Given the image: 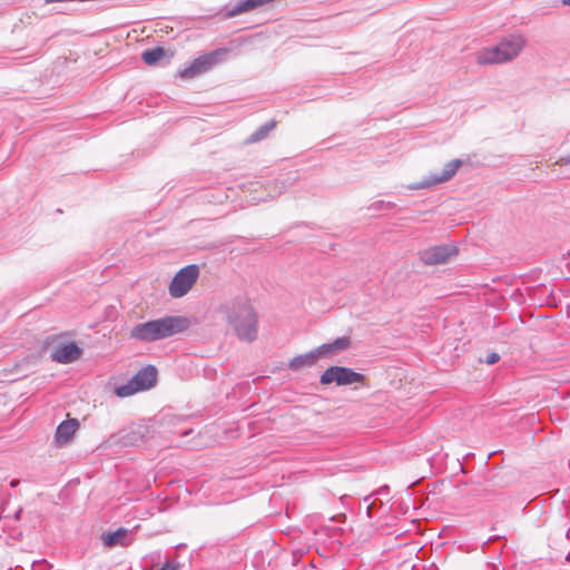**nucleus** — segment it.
<instances>
[{"label": "nucleus", "instance_id": "obj_21", "mask_svg": "<svg viewBox=\"0 0 570 570\" xmlns=\"http://www.w3.org/2000/svg\"><path fill=\"white\" fill-rule=\"evenodd\" d=\"M562 3L566 6H570V0H562Z\"/></svg>", "mask_w": 570, "mask_h": 570}, {"label": "nucleus", "instance_id": "obj_2", "mask_svg": "<svg viewBox=\"0 0 570 570\" xmlns=\"http://www.w3.org/2000/svg\"><path fill=\"white\" fill-rule=\"evenodd\" d=\"M187 327L186 318L166 316L135 325L130 331V337L141 342H155L180 333Z\"/></svg>", "mask_w": 570, "mask_h": 570}, {"label": "nucleus", "instance_id": "obj_10", "mask_svg": "<svg viewBox=\"0 0 570 570\" xmlns=\"http://www.w3.org/2000/svg\"><path fill=\"white\" fill-rule=\"evenodd\" d=\"M81 355V348L76 343H69L55 348L51 353L53 361L60 364L72 363Z\"/></svg>", "mask_w": 570, "mask_h": 570}, {"label": "nucleus", "instance_id": "obj_7", "mask_svg": "<svg viewBox=\"0 0 570 570\" xmlns=\"http://www.w3.org/2000/svg\"><path fill=\"white\" fill-rule=\"evenodd\" d=\"M458 255V248L454 245H436L420 252V259L424 265H439L446 263L450 258Z\"/></svg>", "mask_w": 570, "mask_h": 570}, {"label": "nucleus", "instance_id": "obj_8", "mask_svg": "<svg viewBox=\"0 0 570 570\" xmlns=\"http://www.w3.org/2000/svg\"><path fill=\"white\" fill-rule=\"evenodd\" d=\"M462 161L460 159H453L449 161L442 173L440 175L433 174L429 177L424 178L420 183L411 184L407 186V189L410 190H419V189H425L430 188L434 185L449 181L458 171V169L461 167Z\"/></svg>", "mask_w": 570, "mask_h": 570}, {"label": "nucleus", "instance_id": "obj_16", "mask_svg": "<svg viewBox=\"0 0 570 570\" xmlns=\"http://www.w3.org/2000/svg\"><path fill=\"white\" fill-rule=\"evenodd\" d=\"M317 358H318V356H317L316 350H314L309 353L303 354V355L295 356L289 362V368L297 371L304 366H312L317 361Z\"/></svg>", "mask_w": 570, "mask_h": 570}, {"label": "nucleus", "instance_id": "obj_23", "mask_svg": "<svg viewBox=\"0 0 570 570\" xmlns=\"http://www.w3.org/2000/svg\"><path fill=\"white\" fill-rule=\"evenodd\" d=\"M569 161H570V158H569Z\"/></svg>", "mask_w": 570, "mask_h": 570}, {"label": "nucleus", "instance_id": "obj_6", "mask_svg": "<svg viewBox=\"0 0 570 570\" xmlns=\"http://www.w3.org/2000/svg\"><path fill=\"white\" fill-rule=\"evenodd\" d=\"M320 382L323 385L335 383L338 386L352 385L356 383L364 384L365 376L350 367L335 365L325 370V372L321 375Z\"/></svg>", "mask_w": 570, "mask_h": 570}, {"label": "nucleus", "instance_id": "obj_1", "mask_svg": "<svg viewBox=\"0 0 570 570\" xmlns=\"http://www.w3.org/2000/svg\"><path fill=\"white\" fill-rule=\"evenodd\" d=\"M227 325L239 341L253 342L258 336V314L247 297H237L222 306Z\"/></svg>", "mask_w": 570, "mask_h": 570}, {"label": "nucleus", "instance_id": "obj_11", "mask_svg": "<svg viewBox=\"0 0 570 570\" xmlns=\"http://www.w3.org/2000/svg\"><path fill=\"white\" fill-rule=\"evenodd\" d=\"M132 382L136 387L141 391H146L153 387L157 381V370L153 365H148L139 370L134 376Z\"/></svg>", "mask_w": 570, "mask_h": 570}, {"label": "nucleus", "instance_id": "obj_9", "mask_svg": "<svg viewBox=\"0 0 570 570\" xmlns=\"http://www.w3.org/2000/svg\"><path fill=\"white\" fill-rule=\"evenodd\" d=\"M173 57L174 52L166 50L163 47L145 50L141 55L142 61L148 66L168 65Z\"/></svg>", "mask_w": 570, "mask_h": 570}, {"label": "nucleus", "instance_id": "obj_19", "mask_svg": "<svg viewBox=\"0 0 570 570\" xmlns=\"http://www.w3.org/2000/svg\"><path fill=\"white\" fill-rule=\"evenodd\" d=\"M138 392L139 390L136 387L132 380H129L126 384L119 385L115 389V394L119 397H128Z\"/></svg>", "mask_w": 570, "mask_h": 570}, {"label": "nucleus", "instance_id": "obj_15", "mask_svg": "<svg viewBox=\"0 0 570 570\" xmlns=\"http://www.w3.org/2000/svg\"><path fill=\"white\" fill-rule=\"evenodd\" d=\"M275 0H243L233 8L228 9L225 13V18H232L237 14L252 11L256 8L263 7L265 4L272 3Z\"/></svg>", "mask_w": 570, "mask_h": 570}, {"label": "nucleus", "instance_id": "obj_20", "mask_svg": "<svg viewBox=\"0 0 570 570\" xmlns=\"http://www.w3.org/2000/svg\"><path fill=\"white\" fill-rule=\"evenodd\" d=\"M499 361V355L493 353L491 355L488 356V363L489 364H494Z\"/></svg>", "mask_w": 570, "mask_h": 570}, {"label": "nucleus", "instance_id": "obj_22", "mask_svg": "<svg viewBox=\"0 0 570 570\" xmlns=\"http://www.w3.org/2000/svg\"><path fill=\"white\" fill-rule=\"evenodd\" d=\"M17 483H18V481H12L10 484H11V487H16Z\"/></svg>", "mask_w": 570, "mask_h": 570}, {"label": "nucleus", "instance_id": "obj_5", "mask_svg": "<svg viewBox=\"0 0 570 570\" xmlns=\"http://www.w3.org/2000/svg\"><path fill=\"white\" fill-rule=\"evenodd\" d=\"M199 277V267L195 264L187 265L179 269L171 279L168 292L174 298L185 296L196 284Z\"/></svg>", "mask_w": 570, "mask_h": 570}, {"label": "nucleus", "instance_id": "obj_18", "mask_svg": "<svg viewBox=\"0 0 570 570\" xmlns=\"http://www.w3.org/2000/svg\"><path fill=\"white\" fill-rule=\"evenodd\" d=\"M174 29L171 27H169L167 23L165 22H157L155 23V27L153 28L151 26H144L141 27L140 29H132L131 31H128L126 36H131V32L132 33H145V32H149V33H157V32H160V33H169V32H173Z\"/></svg>", "mask_w": 570, "mask_h": 570}, {"label": "nucleus", "instance_id": "obj_14", "mask_svg": "<svg viewBox=\"0 0 570 570\" xmlns=\"http://www.w3.org/2000/svg\"><path fill=\"white\" fill-rule=\"evenodd\" d=\"M101 539H102L105 546H107V547H115V546L128 547L132 542L129 531L124 528H119L118 530H116L114 532L104 533Z\"/></svg>", "mask_w": 570, "mask_h": 570}, {"label": "nucleus", "instance_id": "obj_13", "mask_svg": "<svg viewBox=\"0 0 570 570\" xmlns=\"http://www.w3.org/2000/svg\"><path fill=\"white\" fill-rule=\"evenodd\" d=\"M351 345V341L348 337H337L331 343H325L316 348V353L318 358L322 356H332L336 355L345 350H347Z\"/></svg>", "mask_w": 570, "mask_h": 570}, {"label": "nucleus", "instance_id": "obj_12", "mask_svg": "<svg viewBox=\"0 0 570 570\" xmlns=\"http://www.w3.org/2000/svg\"><path fill=\"white\" fill-rule=\"evenodd\" d=\"M78 429L79 422L77 419L62 421L56 430L55 441L60 445L68 444Z\"/></svg>", "mask_w": 570, "mask_h": 570}, {"label": "nucleus", "instance_id": "obj_3", "mask_svg": "<svg viewBox=\"0 0 570 570\" xmlns=\"http://www.w3.org/2000/svg\"><path fill=\"white\" fill-rule=\"evenodd\" d=\"M523 47V38H503L498 45L478 51L475 60L479 65L503 63L514 59Z\"/></svg>", "mask_w": 570, "mask_h": 570}, {"label": "nucleus", "instance_id": "obj_4", "mask_svg": "<svg viewBox=\"0 0 570 570\" xmlns=\"http://www.w3.org/2000/svg\"><path fill=\"white\" fill-rule=\"evenodd\" d=\"M229 56V49L219 48L204 53L191 60L184 68L179 69L177 77L190 80L203 76L213 70L218 65L225 62Z\"/></svg>", "mask_w": 570, "mask_h": 570}, {"label": "nucleus", "instance_id": "obj_17", "mask_svg": "<svg viewBox=\"0 0 570 570\" xmlns=\"http://www.w3.org/2000/svg\"><path fill=\"white\" fill-rule=\"evenodd\" d=\"M276 124L277 122L275 120H271L264 124L247 138V142L254 144L263 140L268 136L269 131H272L276 127Z\"/></svg>", "mask_w": 570, "mask_h": 570}]
</instances>
